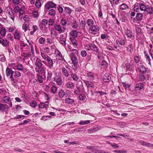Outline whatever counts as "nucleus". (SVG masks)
Masks as SVG:
<instances>
[{"mask_svg": "<svg viewBox=\"0 0 153 153\" xmlns=\"http://www.w3.org/2000/svg\"><path fill=\"white\" fill-rule=\"evenodd\" d=\"M41 55L43 59L45 60H46L48 62L47 66L50 68H52L53 66V59L45 53L41 52Z\"/></svg>", "mask_w": 153, "mask_h": 153, "instance_id": "f257e3e1", "label": "nucleus"}, {"mask_svg": "<svg viewBox=\"0 0 153 153\" xmlns=\"http://www.w3.org/2000/svg\"><path fill=\"white\" fill-rule=\"evenodd\" d=\"M2 102L7 104L9 105V107H12V103L10 97H9L5 96L3 97L2 100Z\"/></svg>", "mask_w": 153, "mask_h": 153, "instance_id": "f03ea898", "label": "nucleus"}, {"mask_svg": "<svg viewBox=\"0 0 153 153\" xmlns=\"http://www.w3.org/2000/svg\"><path fill=\"white\" fill-rule=\"evenodd\" d=\"M35 70L36 72L40 74L45 73L46 71V68L43 65L36 67Z\"/></svg>", "mask_w": 153, "mask_h": 153, "instance_id": "7ed1b4c3", "label": "nucleus"}, {"mask_svg": "<svg viewBox=\"0 0 153 153\" xmlns=\"http://www.w3.org/2000/svg\"><path fill=\"white\" fill-rule=\"evenodd\" d=\"M70 56L71 59L74 67H76L78 64V61L77 58L75 54L72 53H70Z\"/></svg>", "mask_w": 153, "mask_h": 153, "instance_id": "20e7f679", "label": "nucleus"}, {"mask_svg": "<svg viewBox=\"0 0 153 153\" xmlns=\"http://www.w3.org/2000/svg\"><path fill=\"white\" fill-rule=\"evenodd\" d=\"M45 8L48 9H49L50 8H56V4L52 1L47 2L45 5Z\"/></svg>", "mask_w": 153, "mask_h": 153, "instance_id": "39448f33", "label": "nucleus"}, {"mask_svg": "<svg viewBox=\"0 0 153 153\" xmlns=\"http://www.w3.org/2000/svg\"><path fill=\"white\" fill-rule=\"evenodd\" d=\"M0 43L4 47L7 48L9 46V42L7 39H3L0 37Z\"/></svg>", "mask_w": 153, "mask_h": 153, "instance_id": "423d86ee", "label": "nucleus"}, {"mask_svg": "<svg viewBox=\"0 0 153 153\" xmlns=\"http://www.w3.org/2000/svg\"><path fill=\"white\" fill-rule=\"evenodd\" d=\"M138 69L141 73L144 74L146 73L148 68L144 65L140 64L139 66Z\"/></svg>", "mask_w": 153, "mask_h": 153, "instance_id": "0eeeda50", "label": "nucleus"}, {"mask_svg": "<svg viewBox=\"0 0 153 153\" xmlns=\"http://www.w3.org/2000/svg\"><path fill=\"white\" fill-rule=\"evenodd\" d=\"M111 79V75L109 74L106 73L103 77V81L105 82H108L110 81Z\"/></svg>", "mask_w": 153, "mask_h": 153, "instance_id": "6e6552de", "label": "nucleus"}, {"mask_svg": "<svg viewBox=\"0 0 153 153\" xmlns=\"http://www.w3.org/2000/svg\"><path fill=\"white\" fill-rule=\"evenodd\" d=\"M115 43L117 46L124 45L125 44V41L121 38H118L116 40Z\"/></svg>", "mask_w": 153, "mask_h": 153, "instance_id": "1a4fd4ad", "label": "nucleus"}, {"mask_svg": "<svg viewBox=\"0 0 153 153\" xmlns=\"http://www.w3.org/2000/svg\"><path fill=\"white\" fill-rule=\"evenodd\" d=\"M42 62L44 63H46L45 61H42L41 59L38 58L36 59L35 61L34 62V64L36 67H37L39 66H41L43 65Z\"/></svg>", "mask_w": 153, "mask_h": 153, "instance_id": "9d476101", "label": "nucleus"}, {"mask_svg": "<svg viewBox=\"0 0 153 153\" xmlns=\"http://www.w3.org/2000/svg\"><path fill=\"white\" fill-rule=\"evenodd\" d=\"M84 82L86 86L88 88H92L94 87V82L89 81L86 80L83 81Z\"/></svg>", "mask_w": 153, "mask_h": 153, "instance_id": "9b49d317", "label": "nucleus"}, {"mask_svg": "<svg viewBox=\"0 0 153 153\" xmlns=\"http://www.w3.org/2000/svg\"><path fill=\"white\" fill-rule=\"evenodd\" d=\"M66 36H65L63 35H61L60 36L59 40L60 43L63 46H65Z\"/></svg>", "mask_w": 153, "mask_h": 153, "instance_id": "f8f14e48", "label": "nucleus"}, {"mask_svg": "<svg viewBox=\"0 0 153 153\" xmlns=\"http://www.w3.org/2000/svg\"><path fill=\"white\" fill-rule=\"evenodd\" d=\"M88 45L89 48L91 50L96 52L98 51V48L93 43H90Z\"/></svg>", "mask_w": 153, "mask_h": 153, "instance_id": "ddd939ff", "label": "nucleus"}, {"mask_svg": "<svg viewBox=\"0 0 153 153\" xmlns=\"http://www.w3.org/2000/svg\"><path fill=\"white\" fill-rule=\"evenodd\" d=\"M94 148L93 149L91 152L95 153H111L109 152H105L103 150H100L97 149V147L96 146H94Z\"/></svg>", "mask_w": 153, "mask_h": 153, "instance_id": "4468645a", "label": "nucleus"}, {"mask_svg": "<svg viewBox=\"0 0 153 153\" xmlns=\"http://www.w3.org/2000/svg\"><path fill=\"white\" fill-rule=\"evenodd\" d=\"M9 108V106L7 104L3 105L2 104H0V111L2 112L5 111L6 109H8Z\"/></svg>", "mask_w": 153, "mask_h": 153, "instance_id": "2eb2a0df", "label": "nucleus"}, {"mask_svg": "<svg viewBox=\"0 0 153 153\" xmlns=\"http://www.w3.org/2000/svg\"><path fill=\"white\" fill-rule=\"evenodd\" d=\"M13 74L14 72L11 69L8 67L7 68L6 71V74L7 76H9L10 74V76H11L12 75L13 76Z\"/></svg>", "mask_w": 153, "mask_h": 153, "instance_id": "dca6fc26", "label": "nucleus"}, {"mask_svg": "<svg viewBox=\"0 0 153 153\" xmlns=\"http://www.w3.org/2000/svg\"><path fill=\"white\" fill-rule=\"evenodd\" d=\"M74 83L71 82H68L66 83L65 86L68 89H73L74 87Z\"/></svg>", "mask_w": 153, "mask_h": 153, "instance_id": "f3484780", "label": "nucleus"}, {"mask_svg": "<svg viewBox=\"0 0 153 153\" xmlns=\"http://www.w3.org/2000/svg\"><path fill=\"white\" fill-rule=\"evenodd\" d=\"M100 27L97 25H92L90 28V29L92 31L97 32L100 30Z\"/></svg>", "mask_w": 153, "mask_h": 153, "instance_id": "a211bd4d", "label": "nucleus"}, {"mask_svg": "<svg viewBox=\"0 0 153 153\" xmlns=\"http://www.w3.org/2000/svg\"><path fill=\"white\" fill-rule=\"evenodd\" d=\"M94 74L92 72H89L87 74V78L91 80H93L94 79Z\"/></svg>", "mask_w": 153, "mask_h": 153, "instance_id": "6ab92c4d", "label": "nucleus"}, {"mask_svg": "<svg viewBox=\"0 0 153 153\" xmlns=\"http://www.w3.org/2000/svg\"><path fill=\"white\" fill-rule=\"evenodd\" d=\"M143 87V85L142 83H139L135 85V88L136 90H140Z\"/></svg>", "mask_w": 153, "mask_h": 153, "instance_id": "aec40b11", "label": "nucleus"}, {"mask_svg": "<svg viewBox=\"0 0 153 153\" xmlns=\"http://www.w3.org/2000/svg\"><path fill=\"white\" fill-rule=\"evenodd\" d=\"M129 8V7L125 3H123L120 6V9L121 10H126Z\"/></svg>", "mask_w": 153, "mask_h": 153, "instance_id": "412c9836", "label": "nucleus"}, {"mask_svg": "<svg viewBox=\"0 0 153 153\" xmlns=\"http://www.w3.org/2000/svg\"><path fill=\"white\" fill-rule=\"evenodd\" d=\"M125 33L127 37L131 38L133 37L132 32L128 29H127L126 30Z\"/></svg>", "mask_w": 153, "mask_h": 153, "instance_id": "4be33fe9", "label": "nucleus"}, {"mask_svg": "<svg viewBox=\"0 0 153 153\" xmlns=\"http://www.w3.org/2000/svg\"><path fill=\"white\" fill-rule=\"evenodd\" d=\"M140 9L141 11H146V10H147V7L146 5L143 3H140L139 4Z\"/></svg>", "mask_w": 153, "mask_h": 153, "instance_id": "5701e85b", "label": "nucleus"}, {"mask_svg": "<svg viewBox=\"0 0 153 153\" xmlns=\"http://www.w3.org/2000/svg\"><path fill=\"white\" fill-rule=\"evenodd\" d=\"M126 69L128 70H131L133 68V63L132 62L126 64Z\"/></svg>", "mask_w": 153, "mask_h": 153, "instance_id": "b1692460", "label": "nucleus"}, {"mask_svg": "<svg viewBox=\"0 0 153 153\" xmlns=\"http://www.w3.org/2000/svg\"><path fill=\"white\" fill-rule=\"evenodd\" d=\"M81 84L79 86H76L77 89L78 90V91H79V92L83 91L84 90V87L82 84V82H80Z\"/></svg>", "mask_w": 153, "mask_h": 153, "instance_id": "393cba45", "label": "nucleus"}, {"mask_svg": "<svg viewBox=\"0 0 153 153\" xmlns=\"http://www.w3.org/2000/svg\"><path fill=\"white\" fill-rule=\"evenodd\" d=\"M55 30L58 31L60 33L62 32V30L60 25H56L54 26Z\"/></svg>", "mask_w": 153, "mask_h": 153, "instance_id": "a878e982", "label": "nucleus"}, {"mask_svg": "<svg viewBox=\"0 0 153 153\" xmlns=\"http://www.w3.org/2000/svg\"><path fill=\"white\" fill-rule=\"evenodd\" d=\"M101 128V127L99 126H97L95 127L91 128L89 129L90 132L91 133H93L100 130Z\"/></svg>", "mask_w": 153, "mask_h": 153, "instance_id": "bb28decb", "label": "nucleus"}, {"mask_svg": "<svg viewBox=\"0 0 153 153\" xmlns=\"http://www.w3.org/2000/svg\"><path fill=\"white\" fill-rule=\"evenodd\" d=\"M136 18L138 21L141 20L143 18V15L140 13H137L136 16Z\"/></svg>", "mask_w": 153, "mask_h": 153, "instance_id": "cd10ccee", "label": "nucleus"}, {"mask_svg": "<svg viewBox=\"0 0 153 153\" xmlns=\"http://www.w3.org/2000/svg\"><path fill=\"white\" fill-rule=\"evenodd\" d=\"M70 34L73 37V38L77 36V32L76 30H72Z\"/></svg>", "mask_w": 153, "mask_h": 153, "instance_id": "c85d7f7f", "label": "nucleus"}, {"mask_svg": "<svg viewBox=\"0 0 153 153\" xmlns=\"http://www.w3.org/2000/svg\"><path fill=\"white\" fill-rule=\"evenodd\" d=\"M62 72L65 77H68L69 76V74L67 70L65 68L63 67L62 69Z\"/></svg>", "mask_w": 153, "mask_h": 153, "instance_id": "c756f323", "label": "nucleus"}, {"mask_svg": "<svg viewBox=\"0 0 153 153\" xmlns=\"http://www.w3.org/2000/svg\"><path fill=\"white\" fill-rule=\"evenodd\" d=\"M58 95L60 97L62 98L65 95V93L63 90L61 89L59 91Z\"/></svg>", "mask_w": 153, "mask_h": 153, "instance_id": "7c9ffc66", "label": "nucleus"}, {"mask_svg": "<svg viewBox=\"0 0 153 153\" xmlns=\"http://www.w3.org/2000/svg\"><path fill=\"white\" fill-rule=\"evenodd\" d=\"M6 30L4 28H2L0 30V33L1 36L4 37L6 33Z\"/></svg>", "mask_w": 153, "mask_h": 153, "instance_id": "2f4dec72", "label": "nucleus"}, {"mask_svg": "<svg viewBox=\"0 0 153 153\" xmlns=\"http://www.w3.org/2000/svg\"><path fill=\"white\" fill-rule=\"evenodd\" d=\"M71 77L73 80L76 81H77L79 79V77L76 74L72 73L71 74Z\"/></svg>", "mask_w": 153, "mask_h": 153, "instance_id": "473e14b6", "label": "nucleus"}, {"mask_svg": "<svg viewBox=\"0 0 153 153\" xmlns=\"http://www.w3.org/2000/svg\"><path fill=\"white\" fill-rule=\"evenodd\" d=\"M127 49L128 51L130 52H132L134 50V48L132 44H129L128 46L127 47Z\"/></svg>", "mask_w": 153, "mask_h": 153, "instance_id": "72a5a7b5", "label": "nucleus"}, {"mask_svg": "<svg viewBox=\"0 0 153 153\" xmlns=\"http://www.w3.org/2000/svg\"><path fill=\"white\" fill-rule=\"evenodd\" d=\"M90 123V121L87 120L85 121L81 120L79 121V124L80 125H85L86 124H88Z\"/></svg>", "mask_w": 153, "mask_h": 153, "instance_id": "f704fd0d", "label": "nucleus"}, {"mask_svg": "<svg viewBox=\"0 0 153 153\" xmlns=\"http://www.w3.org/2000/svg\"><path fill=\"white\" fill-rule=\"evenodd\" d=\"M16 67L17 69L20 71H22L24 68L22 65L21 64L19 63H17Z\"/></svg>", "mask_w": 153, "mask_h": 153, "instance_id": "c9c22d12", "label": "nucleus"}, {"mask_svg": "<svg viewBox=\"0 0 153 153\" xmlns=\"http://www.w3.org/2000/svg\"><path fill=\"white\" fill-rule=\"evenodd\" d=\"M37 79L39 82L40 83H42L43 82V78L41 76L39 75V74H37Z\"/></svg>", "mask_w": 153, "mask_h": 153, "instance_id": "e433bc0d", "label": "nucleus"}, {"mask_svg": "<svg viewBox=\"0 0 153 153\" xmlns=\"http://www.w3.org/2000/svg\"><path fill=\"white\" fill-rule=\"evenodd\" d=\"M48 14L51 16H55L56 14V11L53 9H51L49 11Z\"/></svg>", "mask_w": 153, "mask_h": 153, "instance_id": "4c0bfd02", "label": "nucleus"}, {"mask_svg": "<svg viewBox=\"0 0 153 153\" xmlns=\"http://www.w3.org/2000/svg\"><path fill=\"white\" fill-rule=\"evenodd\" d=\"M56 82L57 84L59 85H61L62 84V79L60 77H59L56 80Z\"/></svg>", "mask_w": 153, "mask_h": 153, "instance_id": "58836bf2", "label": "nucleus"}, {"mask_svg": "<svg viewBox=\"0 0 153 153\" xmlns=\"http://www.w3.org/2000/svg\"><path fill=\"white\" fill-rule=\"evenodd\" d=\"M139 8H140L139 4H138V3L135 4L134 5V10L136 12H138Z\"/></svg>", "mask_w": 153, "mask_h": 153, "instance_id": "ea45409f", "label": "nucleus"}, {"mask_svg": "<svg viewBox=\"0 0 153 153\" xmlns=\"http://www.w3.org/2000/svg\"><path fill=\"white\" fill-rule=\"evenodd\" d=\"M146 11L149 13L152 14L153 13V8L152 7H148Z\"/></svg>", "mask_w": 153, "mask_h": 153, "instance_id": "a19ab883", "label": "nucleus"}, {"mask_svg": "<svg viewBox=\"0 0 153 153\" xmlns=\"http://www.w3.org/2000/svg\"><path fill=\"white\" fill-rule=\"evenodd\" d=\"M65 101L66 103L69 104H72L73 103L74 101L70 98H67L65 100Z\"/></svg>", "mask_w": 153, "mask_h": 153, "instance_id": "79ce46f5", "label": "nucleus"}, {"mask_svg": "<svg viewBox=\"0 0 153 153\" xmlns=\"http://www.w3.org/2000/svg\"><path fill=\"white\" fill-rule=\"evenodd\" d=\"M14 36L15 39L19 40L20 39V37L19 32L16 31L14 34Z\"/></svg>", "mask_w": 153, "mask_h": 153, "instance_id": "37998d69", "label": "nucleus"}, {"mask_svg": "<svg viewBox=\"0 0 153 153\" xmlns=\"http://www.w3.org/2000/svg\"><path fill=\"white\" fill-rule=\"evenodd\" d=\"M64 11L66 13L70 14L71 12V10L69 7H66L65 8Z\"/></svg>", "mask_w": 153, "mask_h": 153, "instance_id": "c03bdc74", "label": "nucleus"}, {"mask_svg": "<svg viewBox=\"0 0 153 153\" xmlns=\"http://www.w3.org/2000/svg\"><path fill=\"white\" fill-rule=\"evenodd\" d=\"M29 28V26L26 24H24L22 25V29L24 30L25 32H26Z\"/></svg>", "mask_w": 153, "mask_h": 153, "instance_id": "a18cd8bd", "label": "nucleus"}, {"mask_svg": "<svg viewBox=\"0 0 153 153\" xmlns=\"http://www.w3.org/2000/svg\"><path fill=\"white\" fill-rule=\"evenodd\" d=\"M136 33L138 35H140L142 33L141 29L138 27H135Z\"/></svg>", "mask_w": 153, "mask_h": 153, "instance_id": "49530a36", "label": "nucleus"}, {"mask_svg": "<svg viewBox=\"0 0 153 153\" xmlns=\"http://www.w3.org/2000/svg\"><path fill=\"white\" fill-rule=\"evenodd\" d=\"M86 23L88 25L91 26L93 25L94 22L91 19H88L87 20Z\"/></svg>", "mask_w": 153, "mask_h": 153, "instance_id": "de8ad7c7", "label": "nucleus"}, {"mask_svg": "<svg viewBox=\"0 0 153 153\" xmlns=\"http://www.w3.org/2000/svg\"><path fill=\"white\" fill-rule=\"evenodd\" d=\"M57 90V87L56 86L53 85L52 86L51 88V91L53 93L55 94L56 93Z\"/></svg>", "mask_w": 153, "mask_h": 153, "instance_id": "09e8293b", "label": "nucleus"}, {"mask_svg": "<svg viewBox=\"0 0 153 153\" xmlns=\"http://www.w3.org/2000/svg\"><path fill=\"white\" fill-rule=\"evenodd\" d=\"M35 5L38 8L40 7L41 6L40 1L39 0H37L35 3Z\"/></svg>", "mask_w": 153, "mask_h": 153, "instance_id": "8fccbe9b", "label": "nucleus"}, {"mask_svg": "<svg viewBox=\"0 0 153 153\" xmlns=\"http://www.w3.org/2000/svg\"><path fill=\"white\" fill-rule=\"evenodd\" d=\"M42 24L44 26H46L48 24V21L46 19H44L42 20Z\"/></svg>", "mask_w": 153, "mask_h": 153, "instance_id": "3c124183", "label": "nucleus"}, {"mask_svg": "<svg viewBox=\"0 0 153 153\" xmlns=\"http://www.w3.org/2000/svg\"><path fill=\"white\" fill-rule=\"evenodd\" d=\"M114 152L117 153H126L127 151L123 150H114L113 151Z\"/></svg>", "mask_w": 153, "mask_h": 153, "instance_id": "603ef678", "label": "nucleus"}, {"mask_svg": "<svg viewBox=\"0 0 153 153\" xmlns=\"http://www.w3.org/2000/svg\"><path fill=\"white\" fill-rule=\"evenodd\" d=\"M60 23L63 26H65L67 24V21L65 19H62L61 20Z\"/></svg>", "mask_w": 153, "mask_h": 153, "instance_id": "864d4df0", "label": "nucleus"}, {"mask_svg": "<svg viewBox=\"0 0 153 153\" xmlns=\"http://www.w3.org/2000/svg\"><path fill=\"white\" fill-rule=\"evenodd\" d=\"M14 74V76L17 78L19 77L21 75L20 72L18 71H15Z\"/></svg>", "mask_w": 153, "mask_h": 153, "instance_id": "5fc2aeb1", "label": "nucleus"}, {"mask_svg": "<svg viewBox=\"0 0 153 153\" xmlns=\"http://www.w3.org/2000/svg\"><path fill=\"white\" fill-rule=\"evenodd\" d=\"M144 53L145 54V52H144ZM145 54V56L146 57V60L148 62L149 64V65H151V63L150 62V61H151V59H150V57H149V56H148L147 55H146V54Z\"/></svg>", "mask_w": 153, "mask_h": 153, "instance_id": "6e6d98bb", "label": "nucleus"}, {"mask_svg": "<svg viewBox=\"0 0 153 153\" xmlns=\"http://www.w3.org/2000/svg\"><path fill=\"white\" fill-rule=\"evenodd\" d=\"M52 117L51 116H43L42 118H41V120H43L44 121H46L48 120V118H51Z\"/></svg>", "mask_w": 153, "mask_h": 153, "instance_id": "4d7b16f0", "label": "nucleus"}, {"mask_svg": "<svg viewBox=\"0 0 153 153\" xmlns=\"http://www.w3.org/2000/svg\"><path fill=\"white\" fill-rule=\"evenodd\" d=\"M9 17L11 18L12 19V20L13 21L14 18V13L12 12H9Z\"/></svg>", "mask_w": 153, "mask_h": 153, "instance_id": "13d9d810", "label": "nucleus"}, {"mask_svg": "<svg viewBox=\"0 0 153 153\" xmlns=\"http://www.w3.org/2000/svg\"><path fill=\"white\" fill-rule=\"evenodd\" d=\"M52 75V74L51 72H48V76L47 77L48 80H51V77Z\"/></svg>", "mask_w": 153, "mask_h": 153, "instance_id": "bf43d9fd", "label": "nucleus"}, {"mask_svg": "<svg viewBox=\"0 0 153 153\" xmlns=\"http://www.w3.org/2000/svg\"><path fill=\"white\" fill-rule=\"evenodd\" d=\"M39 42L40 44H43L45 42V39L43 37H41L39 39Z\"/></svg>", "mask_w": 153, "mask_h": 153, "instance_id": "052dcab7", "label": "nucleus"}, {"mask_svg": "<svg viewBox=\"0 0 153 153\" xmlns=\"http://www.w3.org/2000/svg\"><path fill=\"white\" fill-rule=\"evenodd\" d=\"M134 60L136 63H138L139 62L140 58L137 56H135L134 57Z\"/></svg>", "mask_w": 153, "mask_h": 153, "instance_id": "680f3d73", "label": "nucleus"}, {"mask_svg": "<svg viewBox=\"0 0 153 153\" xmlns=\"http://www.w3.org/2000/svg\"><path fill=\"white\" fill-rule=\"evenodd\" d=\"M72 27L74 28H76L78 27V24L77 23L76 21L75 20L72 23Z\"/></svg>", "mask_w": 153, "mask_h": 153, "instance_id": "e2e57ef3", "label": "nucleus"}, {"mask_svg": "<svg viewBox=\"0 0 153 153\" xmlns=\"http://www.w3.org/2000/svg\"><path fill=\"white\" fill-rule=\"evenodd\" d=\"M79 99L82 101H83L85 100V97L84 94H80L79 96Z\"/></svg>", "mask_w": 153, "mask_h": 153, "instance_id": "0e129e2a", "label": "nucleus"}, {"mask_svg": "<svg viewBox=\"0 0 153 153\" xmlns=\"http://www.w3.org/2000/svg\"><path fill=\"white\" fill-rule=\"evenodd\" d=\"M31 105L32 107L35 108L37 105V103L35 100H32L31 103Z\"/></svg>", "mask_w": 153, "mask_h": 153, "instance_id": "69168bd1", "label": "nucleus"}, {"mask_svg": "<svg viewBox=\"0 0 153 153\" xmlns=\"http://www.w3.org/2000/svg\"><path fill=\"white\" fill-rule=\"evenodd\" d=\"M86 23L85 21H82L80 23L81 26L85 29V25Z\"/></svg>", "mask_w": 153, "mask_h": 153, "instance_id": "338daca9", "label": "nucleus"}, {"mask_svg": "<svg viewBox=\"0 0 153 153\" xmlns=\"http://www.w3.org/2000/svg\"><path fill=\"white\" fill-rule=\"evenodd\" d=\"M71 42L73 45L76 46H77V41L74 39V38H73V39H71Z\"/></svg>", "mask_w": 153, "mask_h": 153, "instance_id": "774afa93", "label": "nucleus"}]
</instances>
